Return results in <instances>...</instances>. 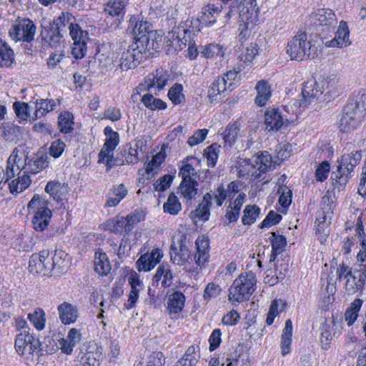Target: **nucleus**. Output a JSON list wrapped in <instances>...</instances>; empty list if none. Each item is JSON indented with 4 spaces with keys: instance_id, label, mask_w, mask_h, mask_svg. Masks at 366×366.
<instances>
[{
    "instance_id": "nucleus-17",
    "label": "nucleus",
    "mask_w": 366,
    "mask_h": 366,
    "mask_svg": "<svg viewBox=\"0 0 366 366\" xmlns=\"http://www.w3.org/2000/svg\"><path fill=\"white\" fill-rule=\"evenodd\" d=\"M333 214L332 204L329 198L322 197L321 208L317 216V231L316 232H330L329 226Z\"/></svg>"
},
{
    "instance_id": "nucleus-11",
    "label": "nucleus",
    "mask_w": 366,
    "mask_h": 366,
    "mask_svg": "<svg viewBox=\"0 0 366 366\" xmlns=\"http://www.w3.org/2000/svg\"><path fill=\"white\" fill-rule=\"evenodd\" d=\"M28 154L23 147H19L14 149L8 158L4 175L6 181L22 174L26 172V160H28Z\"/></svg>"
},
{
    "instance_id": "nucleus-36",
    "label": "nucleus",
    "mask_w": 366,
    "mask_h": 366,
    "mask_svg": "<svg viewBox=\"0 0 366 366\" xmlns=\"http://www.w3.org/2000/svg\"><path fill=\"white\" fill-rule=\"evenodd\" d=\"M94 269L99 274L107 275L111 270V264L107 254L100 250L95 252Z\"/></svg>"
},
{
    "instance_id": "nucleus-20",
    "label": "nucleus",
    "mask_w": 366,
    "mask_h": 366,
    "mask_svg": "<svg viewBox=\"0 0 366 366\" xmlns=\"http://www.w3.org/2000/svg\"><path fill=\"white\" fill-rule=\"evenodd\" d=\"M185 296L181 292L177 291L171 294L167 300V310L172 320H178L184 307Z\"/></svg>"
},
{
    "instance_id": "nucleus-59",
    "label": "nucleus",
    "mask_w": 366,
    "mask_h": 366,
    "mask_svg": "<svg viewBox=\"0 0 366 366\" xmlns=\"http://www.w3.org/2000/svg\"><path fill=\"white\" fill-rule=\"evenodd\" d=\"M239 130V129L237 124H228L222 134L224 142L229 146L234 144L237 137Z\"/></svg>"
},
{
    "instance_id": "nucleus-57",
    "label": "nucleus",
    "mask_w": 366,
    "mask_h": 366,
    "mask_svg": "<svg viewBox=\"0 0 366 366\" xmlns=\"http://www.w3.org/2000/svg\"><path fill=\"white\" fill-rule=\"evenodd\" d=\"M102 353L98 350L86 352L81 358L79 366H99Z\"/></svg>"
},
{
    "instance_id": "nucleus-8",
    "label": "nucleus",
    "mask_w": 366,
    "mask_h": 366,
    "mask_svg": "<svg viewBox=\"0 0 366 366\" xmlns=\"http://www.w3.org/2000/svg\"><path fill=\"white\" fill-rule=\"evenodd\" d=\"M272 166V157L268 152H262L252 156L251 159L244 162L242 169H239L240 175H248L254 179L260 177Z\"/></svg>"
},
{
    "instance_id": "nucleus-50",
    "label": "nucleus",
    "mask_w": 366,
    "mask_h": 366,
    "mask_svg": "<svg viewBox=\"0 0 366 366\" xmlns=\"http://www.w3.org/2000/svg\"><path fill=\"white\" fill-rule=\"evenodd\" d=\"M269 239L272 242V254L270 261L274 259L275 257L280 254L286 245V238L282 235H276L274 232L271 233Z\"/></svg>"
},
{
    "instance_id": "nucleus-56",
    "label": "nucleus",
    "mask_w": 366,
    "mask_h": 366,
    "mask_svg": "<svg viewBox=\"0 0 366 366\" xmlns=\"http://www.w3.org/2000/svg\"><path fill=\"white\" fill-rule=\"evenodd\" d=\"M163 209L164 212L172 215H176L181 211V203L174 193L169 195L167 202L163 205Z\"/></svg>"
},
{
    "instance_id": "nucleus-19",
    "label": "nucleus",
    "mask_w": 366,
    "mask_h": 366,
    "mask_svg": "<svg viewBox=\"0 0 366 366\" xmlns=\"http://www.w3.org/2000/svg\"><path fill=\"white\" fill-rule=\"evenodd\" d=\"M163 252L157 248L151 253L142 254L136 262L139 271L149 272L161 260Z\"/></svg>"
},
{
    "instance_id": "nucleus-9",
    "label": "nucleus",
    "mask_w": 366,
    "mask_h": 366,
    "mask_svg": "<svg viewBox=\"0 0 366 366\" xmlns=\"http://www.w3.org/2000/svg\"><path fill=\"white\" fill-rule=\"evenodd\" d=\"M309 21L317 32L327 34L334 30L337 24L335 12L330 9H318L309 16Z\"/></svg>"
},
{
    "instance_id": "nucleus-46",
    "label": "nucleus",
    "mask_w": 366,
    "mask_h": 366,
    "mask_svg": "<svg viewBox=\"0 0 366 366\" xmlns=\"http://www.w3.org/2000/svg\"><path fill=\"white\" fill-rule=\"evenodd\" d=\"M286 307V302L282 299L274 300L270 305L267 316V324L271 325L274 322V318L282 312Z\"/></svg>"
},
{
    "instance_id": "nucleus-2",
    "label": "nucleus",
    "mask_w": 366,
    "mask_h": 366,
    "mask_svg": "<svg viewBox=\"0 0 366 366\" xmlns=\"http://www.w3.org/2000/svg\"><path fill=\"white\" fill-rule=\"evenodd\" d=\"M241 187L240 182L233 181L227 185V188L223 184L219 185L214 194V200L219 207L222 206L227 199H232L237 194L233 201L229 202L227 209L225 219L229 223L237 221L241 208L244 202L246 194L239 192Z\"/></svg>"
},
{
    "instance_id": "nucleus-58",
    "label": "nucleus",
    "mask_w": 366,
    "mask_h": 366,
    "mask_svg": "<svg viewBox=\"0 0 366 366\" xmlns=\"http://www.w3.org/2000/svg\"><path fill=\"white\" fill-rule=\"evenodd\" d=\"M14 112L19 119V123L26 122L30 117L29 104L23 102H15L13 104Z\"/></svg>"
},
{
    "instance_id": "nucleus-27",
    "label": "nucleus",
    "mask_w": 366,
    "mask_h": 366,
    "mask_svg": "<svg viewBox=\"0 0 366 366\" xmlns=\"http://www.w3.org/2000/svg\"><path fill=\"white\" fill-rule=\"evenodd\" d=\"M199 358V345H192L187 348L183 357L173 366H196Z\"/></svg>"
},
{
    "instance_id": "nucleus-48",
    "label": "nucleus",
    "mask_w": 366,
    "mask_h": 366,
    "mask_svg": "<svg viewBox=\"0 0 366 366\" xmlns=\"http://www.w3.org/2000/svg\"><path fill=\"white\" fill-rule=\"evenodd\" d=\"M114 149L103 146L98 154L99 164H103L107 169L109 170L116 165V159L114 157Z\"/></svg>"
},
{
    "instance_id": "nucleus-35",
    "label": "nucleus",
    "mask_w": 366,
    "mask_h": 366,
    "mask_svg": "<svg viewBox=\"0 0 366 366\" xmlns=\"http://www.w3.org/2000/svg\"><path fill=\"white\" fill-rule=\"evenodd\" d=\"M345 107L347 111L355 112L362 119L366 112V93H359L347 104Z\"/></svg>"
},
{
    "instance_id": "nucleus-5",
    "label": "nucleus",
    "mask_w": 366,
    "mask_h": 366,
    "mask_svg": "<svg viewBox=\"0 0 366 366\" xmlns=\"http://www.w3.org/2000/svg\"><path fill=\"white\" fill-rule=\"evenodd\" d=\"M28 212L32 214V226L36 232H43L49 224L51 211L47 202L39 194H35L27 204Z\"/></svg>"
},
{
    "instance_id": "nucleus-29",
    "label": "nucleus",
    "mask_w": 366,
    "mask_h": 366,
    "mask_svg": "<svg viewBox=\"0 0 366 366\" xmlns=\"http://www.w3.org/2000/svg\"><path fill=\"white\" fill-rule=\"evenodd\" d=\"M229 89L225 85V77L217 76L209 86L207 92V97L211 103L217 102L221 96Z\"/></svg>"
},
{
    "instance_id": "nucleus-52",
    "label": "nucleus",
    "mask_w": 366,
    "mask_h": 366,
    "mask_svg": "<svg viewBox=\"0 0 366 366\" xmlns=\"http://www.w3.org/2000/svg\"><path fill=\"white\" fill-rule=\"evenodd\" d=\"M28 319L37 330H42L45 327L46 315L42 309L36 308L28 315Z\"/></svg>"
},
{
    "instance_id": "nucleus-13",
    "label": "nucleus",
    "mask_w": 366,
    "mask_h": 366,
    "mask_svg": "<svg viewBox=\"0 0 366 366\" xmlns=\"http://www.w3.org/2000/svg\"><path fill=\"white\" fill-rule=\"evenodd\" d=\"M14 346L19 355L29 359L39 347L40 342L29 331H21L16 335Z\"/></svg>"
},
{
    "instance_id": "nucleus-64",
    "label": "nucleus",
    "mask_w": 366,
    "mask_h": 366,
    "mask_svg": "<svg viewBox=\"0 0 366 366\" xmlns=\"http://www.w3.org/2000/svg\"><path fill=\"white\" fill-rule=\"evenodd\" d=\"M242 222L244 225H250L254 222L259 213V209L256 205H248L244 210Z\"/></svg>"
},
{
    "instance_id": "nucleus-28",
    "label": "nucleus",
    "mask_w": 366,
    "mask_h": 366,
    "mask_svg": "<svg viewBox=\"0 0 366 366\" xmlns=\"http://www.w3.org/2000/svg\"><path fill=\"white\" fill-rule=\"evenodd\" d=\"M31 179L29 174L26 172H24L22 174L18 175L9 183V192L17 195L26 190L31 184Z\"/></svg>"
},
{
    "instance_id": "nucleus-51",
    "label": "nucleus",
    "mask_w": 366,
    "mask_h": 366,
    "mask_svg": "<svg viewBox=\"0 0 366 366\" xmlns=\"http://www.w3.org/2000/svg\"><path fill=\"white\" fill-rule=\"evenodd\" d=\"M14 61V51L5 42L0 41V66L8 67Z\"/></svg>"
},
{
    "instance_id": "nucleus-23",
    "label": "nucleus",
    "mask_w": 366,
    "mask_h": 366,
    "mask_svg": "<svg viewBox=\"0 0 366 366\" xmlns=\"http://www.w3.org/2000/svg\"><path fill=\"white\" fill-rule=\"evenodd\" d=\"M57 310L61 322L64 325L74 323L79 317V312L76 305L67 302L60 304Z\"/></svg>"
},
{
    "instance_id": "nucleus-39",
    "label": "nucleus",
    "mask_w": 366,
    "mask_h": 366,
    "mask_svg": "<svg viewBox=\"0 0 366 366\" xmlns=\"http://www.w3.org/2000/svg\"><path fill=\"white\" fill-rule=\"evenodd\" d=\"M173 41L177 43L179 47L185 46L187 43H191V34L192 31L186 28L183 25H179L178 27L172 30Z\"/></svg>"
},
{
    "instance_id": "nucleus-12",
    "label": "nucleus",
    "mask_w": 366,
    "mask_h": 366,
    "mask_svg": "<svg viewBox=\"0 0 366 366\" xmlns=\"http://www.w3.org/2000/svg\"><path fill=\"white\" fill-rule=\"evenodd\" d=\"M36 26L29 19H19L9 29V36L14 41L30 42L34 39Z\"/></svg>"
},
{
    "instance_id": "nucleus-14",
    "label": "nucleus",
    "mask_w": 366,
    "mask_h": 366,
    "mask_svg": "<svg viewBox=\"0 0 366 366\" xmlns=\"http://www.w3.org/2000/svg\"><path fill=\"white\" fill-rule=\"evenodd\" d=\"M362 159V154L360 151L352 152L349 154H345L338 161V169L337 173H334L335 178L339 179L340 183H345L350 173L354 168L359 164Z\"/></svg>"
},
{
    "instance_id": "nucleus-6",
    "label": "nucleus",
    "mask_w": 366,
    "mask_h": 366,
    "mask_svg": "<svg viewBox=\"0 0 366 366\" xmlns=\"http://www.w3.org/2000/svg\"><path fill=\"white\" fill-rule=\"evenodd\" d=\"M257 280L252 272L241 274L234 280L229 290V300L241 302L248 299L254 292Z\"/></svg>"
},
{
    "instance_id": "nucleus-40",
    "label": "nucleus",
    "mask_w": 366,
    "mask_h": 366,
    "mask_svg": "<svg viewBox=\"0 0 366 366\" xmlns=\"http://www.w3.org/2000/svg\"><path fill=\"white\" fill-rule=\"evenodd\" d=\"M212 196L207 193L198 207L194 212V216L199 220L206 221L209 217V209L212 204Z\"/></svg>"
},
{
    "instance_id": "nucleus-15",
    "label": "nucleus",
    "mask_w": 366,
    "mask_h": 366,
    "mask_svg": "<svg viewBox=\"0 0 366 366\" xmlns=\"http://www.w3.org/2000/svg\"><path fill=\"white\" fill-rule=\"evenodd\" d=\"M69 34L73 40L71 54L75 59L83 58L87 50V42L89 39L88 32L84 31L79 24L71 25Z\"/></svg>"
},
{
    "instance_id": "nucleus-41",
    "label": "nucleus",
    "mask_w": 366,
    "mask_h": 366,
    "mask_svg": "<svg viewBox=\"0 0 366 366\" xmlns=\"http://www.w3.org/2000/svg\"><path fill=\"white\" fill-rule=\"evenodd\" d=\"M173 276L170 269L164 265H161L157 268L153 280L157 285L161 284L162 287H169L172 283Z\"/></svg>"
},
{
    "instance_id": "nucleus-47",
    "label": "nucleus",
    "mask_w": 366,
    "mask_h": 366,
    "mask_svg": "<svg viewBox=\"0 0 366 366\" xmlns=\"http://www.w3.org/2000/svg\"><path fill=\"white\" fill-rule=\"evenodd\" d=\"M197 186L195 179L182 180L179 186L180 193L185 199H192L197 194Z\"/></svg>"
},
{
    "instance_id": "nucleus-30",
    "label": "nucleus",
    "mask_w": 366,
    "mask_h": 366,
    "mask_svg": "<svg viewBox=\"0 0 366 366\" xmlns=\"http://www.w3.org/2000/svg\"><path fill=\"white\" fill-rule=\"evenodd\" d=\"M284 122L282 116L278 109H273L265 113L264 123L267 131H278L283 126Z\"/></svg>"
},
{
    "instance_id": "nucleus-54",
    "label": "nucleus",
    "mask_w": 366,
    "mask_h": 366,
    "mask_svg": "<svg viewBox=\"0 0 366 366\" xmlns=\"http://www.w3.org/2000/svg\"><path fill=\"white\" fill-rule=\"evenodd\" d=\"M54 23L58 29L59 34L64 31L66 26H68L70 31L71 29V25L76 24L75 23L74 16L68 12H62L61 14L54 21Z\"/></svg>"
},
{
    "instance_id": "nucleus-31",
    "label": "nucleus",
    "mask_w": 366,
    "mask_h": 366,
    "mask_svg": "<svg viewBox=\"0 0 366 366\" xmlns=\"http://www.w3.org/2000/svg\"><path fill=\"white\" fill-rule=\"evenodd\" d=\"M45 192L57 202L61 201L68 193V187L65 183L49 181L45 187Z\"/></svg>"
},
{
    "instance_id": "nucleus-1",
    "label": "nucleus",
    "mask_w": 366,
    "mask_h": 366,
    "mask_svg": "<svg viewBox=\"0 0 366 366\" xmlns=\"http://www.w3.org/2000/svg\"><path fill=\"white\" fill-rule=\"evenodd\" d=\"M239 15V30L240 39H245L254 33L256 25L259 23V8L254 0L236 1L230 6L226 17L231 19Z\"/></svg>"
},
{
    "instance_id": "nucleus-7",
    "label": "nucleus",
    "mask_w": 366,
    "mask_h": 366,
    "mask_svg": "<svg viewBox=\"0 0 366 366\" xmlns=\"http://www.w3.org/2000/svg\"><path fill=\"white\" fill-rule=\"evenodd\" d=\"M170 80V74L168 71L163 69H157L149 73L144 80V83L140 84L136 89L137 94L143 89L147 92H152L155 96H159L165 90Z\"/></svg>"
},
{
    "instance_id": "nucleus-63",
    "label": "nucleus",
    "mask_w": 366,
    "mask_h": 366,
    "mask_svg": "<svg viewBox=\"0 0 366 366\" xmlns=\"http://www.w3.org/2000/svg\"><path fill=\"white\" fill-rule=\"evenodd\" d=\"M104 229L110 232L118 234L123 231L126 232L124 227V220L123 217H117L115 219H109L104 224Z\"/></svg>"
},
{
    "instance_id": "nucleus-32",
    "label": "nucleus",
    "mask_w": 366,
    "mask_h": 366,
    "mask_svg": "<svg viewBox=\"0 0 366 366\" xmlns=\"http://www.w3.org/2000/svg\"><path fill=\"white\" fill-rule=\"evenodd\" d=\"M255 89L257 91L255 103L259 107L266 105L272 94L270 85L268 81L264 80L259 81L255 86Z\"/></svg>"
},
{
    "instance_id": "nucleus-45",
    "label": "nucleus",
    "mask_w": 366,
    "mask_h": 366,
    "mask_svg": "<svg viewBox=\"0 0 366 366\" xmlns=\"http://www.w3.org/2000/svg\"><path fill=\"white\" fill-rule=\"evenodd\" d=\"M365 283V277H357L353 274L346 280L344 289L347 295H354L363 289Z\"/></svg>"
},
{
    "instance_id": "nucleus-21",
    "label": "nucleus",
    "mask_w": 366,
    "mask_h": 366,
    "mask_svg": "<svg viewBox=\"0 0 366 366\" xmlns=\"http://www.w3.org/2000/svg\"><path fill=\"white\" fill-rule=\"evenodd\" d=\"M196 253L194 254L195 263L197 266L202 267L209 261V242L206 237L202 236L197 239L195 242Z\"/></svg>"
},
{
    "instance_id": "nucleus-42",
    "label": "nucleus",
    "mask_w": 366,
    "mask_h": 366,
    "mask_svg": "<svg viewBox=\"0 0 366 366\" xmlns=\"http://www.w3.org/2000/svg\"><path fill=\"white\" fill-rule=\"evenodd\" d=\"M154 96V93L147 92V93L142 95L141 102L150 110L165 109L167 108L166 102L159 98H155Z\"/></svg>"
},
{
    "instance_id": "nucleus-60",
    "label": "nucleus",
    "mask_w": 366,
    "mask_h": 366,
    "mask_svg": "<svg viewBox=\"0 0 366 366\" xmlns=\"http://www.w3.org/2000/svg\"><path fill=\"white\" fill-rule=\"evenodd\" d=\"M190 252L186 245L181 244L177 252L171 253L172 261L178 265H183L189 258Z\"/></svg>"
},
{
    "instance_id": "nucleus-62",
    "label": "nucleus",
    "mask_w": 366,
    "mask_h": 366,
    "mask_svg": "<svg viewBox=\"0 0 366 366\" xmlns=\"http://www.w3.org/2000/svg\"><path fill=\"white\" fill-rule=\"evenodd\" d=\"M183 86L180 84H175L169 90L167 96L174 104H179L184 100Z\"/></svg>"
},
{
    "instance_id": "nucleus-44",
    "label": "nucleus",
    "mask_w": 366,
    "mask_h": 366,
    "mask_svg": "<svg viewBox=\"0 0 366 366\" xmlns=\"http://www.w3.org/2000/svg\"><path fill=\"white\" fill-rule=\"evenodd\" d=\"M226 52V48L217 43H211L205 45L201 54L207 59L224 57Z\"/></svg>"
},
{
    "instance_id": "nucleus-49",
    "label": "nucleus",
    "mask_w": 366,
    "mask_h": 366,
    "mask_svg": "<svg viewBox=\"0 0 366 366\" xmlns=\"http://www.w3.org/2000/svg\"><path fill=\"white\" fill-rule=\"evenodd\" d=\"M67 253L62 249H56L54 254L50 261V264L52 265L51 271L57 269L58 272H61L67 266Z\"/></svg>"
},
{
    "instance_id": "nucleus-33",
    "label": "nucleus",
    "mask_w": 366,
    "mask_h": 366,
    "mask_svg": "<svg viewBox=\"0 0 366 366\" xmlns=\"http://www.w3.org/2000/svg\"><path fill=\"white\" fill-rule=\"evenodd\" d=\"M49 165L48 157L46 154L36 155L26 160V172L29 174H37Z\"/></svg>"
},
{
    "instance_id": "nucleus-18",
    "label": "nucleus",
    "mask_w": 366,
    "mask_h": 366,
    "mask_svg": "<svg viewBox=\"0 0 366 366\" xmlns=\"http://www.w3.org/2000/svg\"><path fill=\"white\" fill-rule=\"evenodd\" d=\"M326 47L345 48L351 44L350 39V29L347 23L340 21L335 37L325 42Z\"/></svg>"
},
{
    "instance_id": "nucleus-16",
    "label": "nucleus",
    "mask_w": 366,
    "mask_h": 366,
    "mask_svg": "<svg viewBox=\"0 0 366 366\" xmlns=\"http://www.w3.org/2000/svg\"><path fill=\"white\" fill-rule=\"evenodd\" d=\"M49 252L43 250L39 253L33 254L30 257L29 262V270L33 274H42L43 275H51V267L49 257Z\"/></svg>"
},
{
    "instance_id": "nucleus-37",
    "label": "nucleus",
    "mask_w": 366,
    "mask_h": 366,
    "mask_svg": "<svg viewBox=\"0 0 366 366\" xmlns=\"http://www.w3.org/2000/svg\"><path fill=\"white\" fill-rule=\"evenodd\" d=\"M56 107V102L54 99H37L36 101L34 117L31 119L33 121L41 118L49 112L53 111Z\"/></svg>"
},
{
    "instance_id": "nucleus-22",
    "label": "nucleus",
    "mask_w": 366,
    "mask_h": 366,
    "mask_svg": "<svg viewBox=\"0 0 366 366\" xmlns=\"http://www.w3.org/2000/svg\"><path fill=\"white\" fill-rule=\"evenodd\" d=\"M196 253L194 254L195 263L197 266L202 267L209 261V242L206 237L202 236L197 239L195 242Z\"/></svg>"
},
{
    "instance_id": "nucleus-61",
    "label": "nucleus",
    "mask_w": 366,
    "mask_h": 366,
    "mask_svg": "<svg viewBox=\"0 0 366 366\" xmlns=\"http://www.w3.org/2000/svg\"><path fill=\"white\" fill-rule=\"evenodd\" d=\"M104 133L106 136L104 146L114 150L119 142V134L109 126L104 128Z\"/></svg>"
},
{
    "instance_id": "nucleus-10",
    "label": "nucleus",
    "mask_w": 366,
    "mask_h": 366,
    "mask_svg": "<svg viewBox=\"0 0 366 366\" xmlns=\"http://www.w3.org/2000/svg\"><path fill=\"white\" fill-rule=\"evenodd\" d=\"M321 86L319 80L311 79L307 81L302 91V99L293 100L292 106L296 108H305L312 104L315 105L325 92Z\"/></svg>"
},
{
    "instance_id": "nucleus-53",
    "label": "nucleus",
    "mask_w": 366,
    "mask_h": 366,
    "mask_svg": "<svg viewBox=\"0 0 366 366\" xmlns=\"http://www.w3.org/2000/svg\"><path fill=\"white\" fill-rule=\"evenodd\" d=\"M73 115L69 112L61 113L59 117L58 124L59 131L64 134L70 133L74 127Z\"/></svg>"
},
{
    "instance_id": "nucleus-24",
    "label": "nucleus",
    "mask_w": 366,
    "mask_h": 366,
    "mask_svg": "<svg viewBox=\"0 0 366 366\" xmlns=\"http://www.w3.org/2000/svg\"><path fill=\"white\" fill-rule=\"evenodd\" d=\"M362 121L355 112L347 111V107H345L342 115L339 122V128L340 132L344 133L350 132L354 130Z\"/></svg>"
},
{
    "instance_id": "nucleus-4",
    "label": "nucleus",
    "mask_w": 366,
    "mask_h": 366,
    "mask_svg": "<svg viewBox=\"0 0 366 366\" xmlns=\"http://www.w3.org/2000/svg\"><path fill=\"white\" fill-rule=\"evenodd\" d=\"M287 53L292 60L313 59L318 54L317 47L308 39L305 31H299L287 43Z\"/></svg>"
},
{
    "instance_id": "nucleus-38",
    "label": "nucleus",
    "mask_w": 366,
    "mask_h": 366,
    "mask_svg": "<svg viewBox=\"0 0 366 366\" xmlns=\"http://www.w3.org/2000/svg\"><path fill=\"white\" fill-rule=\"evenodd\" d=\"M362 304V300L355 299L346 309L345 312V320L348 327H351L357 320Z\"/></svg>"
},
{
    "instance_id": "nucleus-43",
    "label": "nucleus",
    "mask_w": 366,
    "mask_h": 366,
    "mask_svg": "<svg viewBox=\"0 0 366 366\" xmlns=\"http://www.w3.org/2000/svg\"><path fill=\"white\" fill-rule=\"evenodd\" d=\"M292 336V322L290 320L285 322L281 339L282 354L283 356L290 352V345Z\"/></svg>"
},
{
    "instance_id": "nucleus-26",
    "label": "nucleus",
    "mask_w": 366,
    "mask_h": 366,
    "mask_svg": "<svg viewBox=\"0 0 366 366\" xmlns=\"http://www.w3.org/2000/svg\"><path fill=\"white\" fill-rule=\"evenodd\" d=\"M220 13L219 9L214 4H208L202 8L201 15L198 18L199 24L203 27L212 26L217 21Z\"/></svg>"
},
{
    "instance_id": "nucleus-25",
    "label": "nucleus",
    "mask_w": 366,
    "mask_h": 366,
    "mask_svg": "<svg viewBox=\"0 0 366 366\" xmlns=\"http://www.w3.org/2000/svg\"><path fill=\"white\" fill-rule=\"evenodd\" d=\"M340 333L341 327L336 324L334 320L330 322H326L321 328L320 340L322 347L327 349L333 337L339 336Z\"/></svg>"
},
{
    "instance_id": "nucleus-34",
    "label": "nucleus",
    "mask_w": 366,
    "mask_h": 366,
    "mask_svg": "<svg viewBox=\"0 0 366 366\" xmlns=\"http://www.w3.org/2000/svg\"><path fill=\"white\" fill-rule=\"evenodd\" d=\"M165 152L161 149L145 164V172L148 175V178L152 177L158 173L165 161Z\"/></svg>"
},
{
    "instance_id": "nucleus-55",
    "label": "nucleus",
    "mask_w": 366,
    "mask_h": 366,
    "mask_svg": "<svg viewBox=\"0 0 366 366\" xmlns=\"http://www.w3.org/2000/svg\"><path fill=\"white\" fill-rule=\"evenodd\" d=\"M319 81L325 92V96L332 97L337 89V85L338 83L337 76L331 75L324 79H320Z\"/></svg>"
},
{
    "instance_id": "nucleus-3",
    "label": "nucleus",
    "mask_w": 366,
    "mask_h": 366,
    "mask_svg": "<svg viewBox=\"0 0 366 366\" xmlns=\"http://www.w3.org/2000/svg\"><path fill=\"white\" fill-rule=\"evenodd\" d=\"M154 47V41H149L145 36L134 41L119 58V66L122 70H129L137 67Z\"/></svg>"
}]
</instances>
